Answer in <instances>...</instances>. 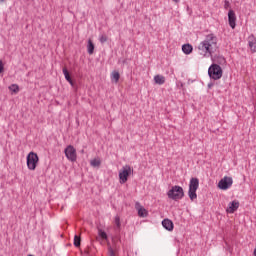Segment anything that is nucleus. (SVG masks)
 Returning <instances> with one entry per match:
<instances>
[{"label": "nucleus", "mask_w": 256, "mask_h": 256, "mask_svg": "<svg viewBox=\"0 0 256 256\" xmlns=\"http://www.w3.org/2000/svg\"><path fill=\"white\" fill-rule=\"evenodd\" d=\"M112 79H114L115 83H119V79L121 75L119 74L118 71H113L111 74Z\"/></svg>", "instance_id": "18"}, {"label": "nucleus", "mask_w": 256, "mask_h": 256, "mask_svg": "<svg viewBox=\"0 0 256 256\" xmlns=\"http://www.w3.org/2000/svg\"><path fill=\"white\" fill-rule=\"evenodd\" d=\"M3 2H5V0H0V3H3Z\"/></svg>", "instance_id": "31"}, {"label": "nucleus", "mask_w": 256, "mask_h": 256, "mask_svg": "<svg viewBox=\"0 0 256 256\" xmlns=\"http://www.w3.org/2000/svg\"><path fill=\"white\" fill-rule=\"evenodd\" d=\"M91 167H101V159L99 158H94L93 160L90 161Z\"/></svg>", "instance_id": "17"}, {"label": "nucleus", "mask_w": 256, "mask_h": 256, "mask_svg": "<svg viewBox=\"0 0 256 256\" xmlns=\"http://www.w3.org/2000/svg\"><path fill=\"white\" fill-rule=\"evenodd\" d=\"M63 74L65 76L66 81H71V75L69 74L67 68H63Z\"/></svg>", "instance_id": "21"}, {"label": "nucleus", "mask_w": 256, "mask_h": 256, "mask_svg": "<svg viewBox=\"0 0 256 256\" xmlns=\"http://www.w3.org/2000/svg\"><path fill=\"white\" fill-rule=\"evenodd\" d=\"M208 75L210 79H213L214 81H219L223 77V69L218 64H212L208 68Z\"/></svg>", "instance_id": "3"}, {"label": "nucleus", "mask_w": 256, "mask_h": 256, "mask_svg": "<svg viewBox=\"0 0 256 256\" xmlns=\"http://www.w3.org/2000/svg\"><path fill=\"white\" fill-rule=\"evenodd\" d=\"M154 81L156 85H164L165 84V76L163 75H156L154 76Z\"/></svg>", "instance_id": "15"}, {"label": "nucleus", "mask_w": 256, "mask_h": 256, "mask_svg": "<svg viewBox=\"0 0 256 256\" xmlns=\"http://www.w3.org/2000/svg\"><path fill=\"white\" fill-rule=\"evenodd\" d=\"M108 253H109V256H115V251L111 247L108 249Z\"/></svg>", "instance_id": "26"}, {"label": "nucleus", "mask_w": 256, "mask_h": 256, "mask_svg": "<svg viewBox=\"0 0 256 256\" xmlns=\"http://www.w3.org/2000/svg\"><path fill=\"white\" fill-rule=\"evenodd\" d=\"M37 163H39V156L35 152H30L27 156V167L30 171L37 169Z\"/></svg>", "instance_id": "5"}, {"label": "nucleus", "mask_w": 256, "mask_h": 256, "mask_svg": "<svg viewBox=\"0 0 256 256\" xmlns=\"http://www.w3.org/2000/svg\"><path fill=\"white\" fill-rule=\"evenodd\" d=\"M98 235L101 237V239L107 240V233L102 229H98Z\"/></svg>", "instance_id": "20"}, {"label": "nucleus", "mask_w": 256, "mask_h": 256, "mask_svg": "<svg viewBox=\"0 0 256 256\" xmlns=\"http://www.w3.org/2000/svg\"><path fill=\"white\" fill-rule=\"evenodd\" d=\"M131 166L125 165L122 167V169L119 171V179L120 183H127V180L129 179V176L131 175Z\"/></svg>", "instance_id": "6"}, {"label": "nucleus", "mask_w": 256, "mask_h": 256, "mask_svg": "<svg viewBox=\"0 0 256 256\" xmlns=\"http://www.w3.org/2000/svg\"><path fill=\"white\" fill-rule=\"evenodd\" d=\"M254 256H256V247H255V249H254Z\"/></svg>", "instance_id": "30"}, {"label": "nucleus", "mask_w": 256, "mask_h": 256, "mask_svg": "<svg viewBox=\"0 0 256 256\" xmlns=\"http://www.w3.org/2000/svg\"><path fill=\"white\" fill-rule=\"evenodd\" d=\"M248 45L251 53H256V38L253 34L248 37Z\"/></svg>", "instance_id": "11"}, {"label": "nucleus", "mask_w": 256, "mask_h": 256, "mask_svg": "<svg viewBox=\"0 0 256 256\" xmlns=\"http://www.w3.org/2000/svg\"><path fill=\"white\" fill-rule=\"evenodd\" d=\"M168 199L172 201H179L185 197V192L181 186H172V188L167 192Z\"/></svg>", "instance_id": "2"}, {"label": "nucleus", "mask_w": 256, "mask_h": 256, "mask_svg": "<svg viewBox=\"0 0 256 256\" xmlns=\"http://www.w3.org/2000/svg\"><path fill=\"white\" fill-rule=\"evenodd\" d=\"M115 225L117 229H121V218L119 216L115 217Z\"/></svg>", "instance_id": "23"}, {"label": "nucleus", "mask_w": 256, "mask_h": 256, "mask_svg": "<svg viewBox=\"0 0 256 256\" xmlns=\"http://www.w3.org/2000/svg\"><path fill=\"white\" fill-rule=\"evenodd\" d=\"M217 49H219V46H217V36L213 34L207 35L205 40L198 45L200 55H204V57H212V61H214V63H218V65H225V57L217 55L213 56V53H215Z\"/></svg>", "instance_id": "1"}, {"label": "nucleus", "mask_w": 256, "mask_h": 256, "mask_svg": "<svg viewBox=\"0 0 256 256\" xmlns=\"http://www.w3.org/2000/svg\"><path fill=\"white\" fill-rule=\"evenodd\" d=\"M74 245L76 247H81V237H79L78 235L74 236Z\"/></svg>", "instance_id": "19"}, {"label": "nucleus", "mask_w": 256, "mask_h": 256, "mask_svg": "<svg viewBox=\"0 0 256 256\" xmlns=\"http://www.w3.org/2000/svg\"><path fill=\"white\" fill-rule=\"evenodd\" d=\"M182 51L185 55H191V53H193V46L191 44H184L182 46Z\"/></svg>", "instance_id": "14"}, {"label": "nucleus", "mask_w": 256, "mask_h": 256, "mask_svg": "<svg viewBox=\"0 0 256 256\" xmlns=\"http://www.w3.org/2000/svg\"><path fill=\"white\" fill-rule=\"evenodd\" d=\"M239 209V201L234 200L229 203L228 208L226 209L227 213H233Z\"/></svg>", "instance_id": "12"}, {"label": "nucleus", "mask_w": 256, "mask_h": 256, "mask_svg": "<svg viewBox=\"0 0 256 256\" xmlns=\"http://www.w3.org/2000/svg\"><path fill=\"white\" fill-rule=\"evenodd\" d=\"M4 69H5V67L3 66V61L0 60V74L3 73Z\"/></svg>", "instance_id": "27"}, {"label": "nucleus", "mask_w": 256, "mask_h": 256, "mask_svg": "<svg viewBox=\"0 0 256 256\" xmlns=\"http://www.w3.org/2000/svg\"><path fill=\"white\" fill-rule=\"evenodd\" d=\"M229 7H231V3H229L228 0L224 1V9H228Z\"/></svg>", "instance_id": "25"}, {"label": "nucleus", "mask_w": 256, "mask_h": 256, "mask_svg": "<svg viewBox=\"0 0 256 256\" xmlns=\"http://www.w3.org/2000/svg\"><path fill=\"white\" fill-rule=\"evenodd\" d=\"M228 23L232 29H235L237 23V15H235V11L230 9L228 12Z\"/></svg>", "instance_id": "9"}, {"label": "nucleus", "mask_w": 256, "mask_h": 256, "mask_svg": "<svg viewBox=\"0 0 256 256\" xmlns=\"http://www.w3.org/2000/svg\"><path fill=\"white\" fill-rule=\"evenodd\" d=\"M173 1H174V3H179L180 0H173Z\"/></svg>", "instance_id": "29"}, {"label": "nucleus", "mask_w": 256, "mask_h": 256, "mask_svg": "<svg viewBox=\"0 0 256 256\" xmlns=\"http://www.w3.org/2000/svg\"><path fill=\"white\" fill-rule=\"evenodd\" d=\"M10 91H13V93H19V86L16 85V84H12L10 87H9Z\"/></svg>", "instance_id": "22"}, {"label": "nucleus", "mask_w": 256, "mask_h": 256, "mask_svg": "<svg viewBox=\"0 0 256 256\" xmlns=\"http://www.w3.org/2000/svg\"><path fill=\"white\" fill-rule=\"evenodd\" d=\"M233 185V178L229 176H225L218 182V187L222 191H227Z\"/></svg>", "instance_id": "8"}, {"label": "nucleus", "mask_w": 256, "mask_h": 256, "mask_svg": "<svg viewBox=\"0 0 256 256\" xmlns=\"http://www.w3.org/2000/svg\"><path fill=\"white\" fill-rule=\"evenodd\" d=\"M107 35H105V34H102V35H100V37H99V41H100V43H107Z\"/></svg>", "instance_id": "24"}, {"label": "nucleus", "mask_w": 256, "mask_h": 256, "mask_svg": "<svg viewBox=\"0 0 256 256\" xmlns=\"http://www.w3.org/2000/svg\"><path fill=\"white\" fill-rule=\"evenodd\" d=\"M68 83H70V85L73 87L75 84L73 83V79H71L70 81H68Z\"/></svg>", "instance_id": "28"}, {"label": "nucleus", "mask_w": 256, "mask_h": 256, "mask_svg": "<svg viewBox=\"0 0 256 256\" xmlns=\"http://www.w3.org/2000/svg\"><path fill=\"white\" fill-rule=\"evenodd\" d=\"M162 227H164V229H166L167 231H173V221H171L170 219H164L162 221Z\"/></svg>", "instance_id": "13"}, {"label": "nucleus", "mask_w": 256, "mask_h": 256, "mask_svg": "<svg viewBox=\"0 0 256 256\" xmlns=\"http://www.w3.org/2000/svg\"><path fill=\"white\" fill-rule=\"evenodd\" d=\"M64 153L68 161H77V150L72 145L67 146L64 150Z\"/></svg>", "instance_id": "7"}, {"label": "nucleus", "mask_w": 256, "mask_h": 256, "mask_svg": "<svg viewBox=\"0 0 256 256\" xmlns=\"http://www.w3.org/2000/svg\"><path fill=\"white\" fill-rule=\"evenodd\" d=\"M135 209L138 211V215L140 217H147L149 215V212L147 211V209L142 207L141 203H139V202L135 203Z\"/></svg>", "instance_id": "10"}, {"label": "nucleus", "mask_w": 256, "mask_h": 256, "mask_svg": "<svg viewBox=\"0 0 256 256\" xmlns=\"http://www.w3.org/2000/svg\"><path fill=\"white\" fill-rule=\"evenodd\" d=\"M87 51L89 55H93L95 51V44H93L91 39L88 40Z\"/></svg>", "instance_id": "16"}, {"label": "nucleus", "mask_w": 256, "mask_h": 256, "mask_svg": "<svg viewBox=\"0 0 256 256\" xmlns=\"http://www.w3.org/2000/svg\"><path fill=\"white\" fill-rule=\"evenodd\" d=\"M199 189V179L191 178L189 184L188 196L191 201H195L197 199V190Z\"/></svg>", "instance_id": "4"}]
</instances>
